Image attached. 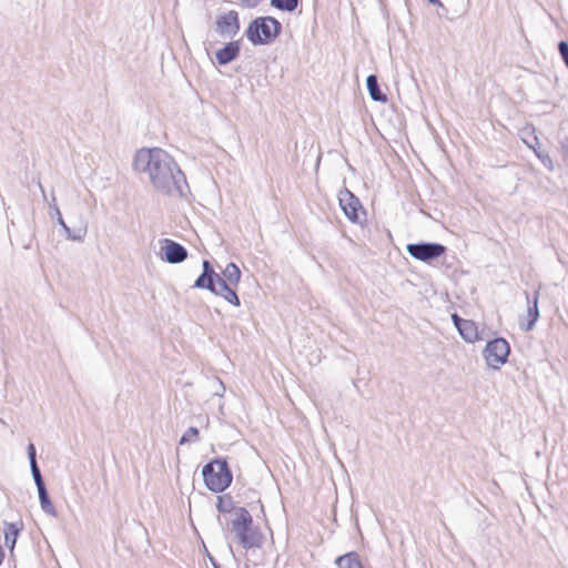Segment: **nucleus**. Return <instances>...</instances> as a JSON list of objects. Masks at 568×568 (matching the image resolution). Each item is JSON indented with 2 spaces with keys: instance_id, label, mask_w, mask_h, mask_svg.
Listing matches in <instances>:
<instances>
[{
  "instance_id": "nucleus-20",
  "label": "nucleus",
  "mask_w": 568,
  "mask_h": 568,
  "mask_svg": "<svg viewBox=\"0 0 568 568\" xmlns=\"http://www.w3.org/2000/svg\"><path fill=\"white\" fill-rule=\"evenodd\" d=\"M300 0H270V4L281 11L293 12L297 9Z\"/></svg>"
},
{
  "instance_id": "nucleus-9",
  "label": "nucleus",
  "mask_w": 568,
  "mask_h": 568,
  "mask_svg": "<svg viewBox=\"0 0 568 568\" xmlns=\"http://www.w3.org/2000/svg\"><path fill=\"white\" fill-rule=\"evenodd\" d=\"M241 29L240 14L230 10L216 17L215 32L222 38H234Z\"/></svg>"
},
{
  "instance_id": "nucleus-29",
  "label": "nucleus",
  "mask_w": 568,
  "mask_h": 568,
  "mask_svg": "<svg viewBox=\"0 0 568 568\" xmlns=\"http://www.w3.org/2000/svg\"><path fill=\"white\" fill-rule=\"evenodd\" d=\"M241 1L247 8H254L261 2V0H241Z\"/></svg>"
},
{
  "instance_id": "nucleus-2",
  "label": "nucleus",
  "mask_w": 568,
  "mask_h": 568,
  "mask_svg": "<svg viewBox=\"0 0 568 568\" xmlns=\"http://www.w3.org/2000/svg\"><path fill=\"white\" fill-rule=\"evenodd\" d=\"M241 280V271L239 266L230 262L223 270L222 275L216 273L213 265L209 260L202 262V273L194 281L192 287L199 290H207L210 292H216V286L221 282L226 285L237 286Z\"/></svg>"
},
{
  "instance_id": "nucleus-26",
  "label": "nucleus",
  "mask_w": 568,
  "mask_h": 568,
  "mask_svg": "<svg viewBox=\"0 0 568 568\" xmlns=\"http://www.w3.org/2000/svg\"><path fill=\"white\" fill-rule=\"evenodd\" d=\"M27 454L29 458V464L37 463V449L32 443H29V445L27 446Z\"/></svg>"
},
{
  "instance_id": "nucleus-11",
  "label": "nucleus",
  "mask_w": 568,
  "mask_h": 568,
  "mask_svg": "<svg viewBox=\"0 0 568 568\" xmlns=\"http://www.w3.org/2000/svg\"><path fill=\"white\" fill-rule=\"evenodd\" d=\"M241 51V42L240 41H230L224 44L223 48L219 49L215 53V59L217 64L226 65L234 61Z\"/></svg>"
},
{
  "instance_id": "nucleus-31",
  "label": "nucleus",
  "mask_w": 568,
  "mask_h": 568,
  "mask_svg": "<svg viewBox=\"0 0 568 568\" xmlns=\"http://www.w3.org/2000/svg\"><path fill=\"white\" fill-rule=\"evenodd\" d=\"M4 549L3 547L0 545V566L3 564V560H4Z\"/></svg>"
},
{
  "instance_id": "nucleus-25",
  "label": "nucleus",
  "mask_w": 568,
  "mask_h": 568,
  "mask_svg": "<svg viewBox=\"0 0 568 568\" xmlns=\"http://www.w3.org/2000/svg\"><path fill=\"white\" fill-rule=\"evenodd\" d=\"M558 52L566 68L568 69V41L562 40L558 43Z\"/></svg>"
},
{
  "instance_id": "nucleus-1",
  "label": "nucleus",
  "mask_w": 568,
  "mask_h": 568,
  "mask_svg": "<svg viewBox=\"0 0 568 568\" xmlns=\"http://www.w3.org/2000/svg\"><path fill=\"white\" fill-rule=\"evenodd\" d=\"M132 166L138 172L148 173L152 186L164 195L182 197L189 189L174 158L160 148L138 150Z\"/></svg>"
},
{
  "instance_id": "nucleus-6",
  "label": "nucleus",
  "mask_w": 568,
  "mask_h": 568,
  "mask_svg": "<svg viewBox=\"0 0 568 568\" xmlns=\"http://www.w3.org/2000/svg\"><path fill=\"white\" fill-rule=\"evenodd\" d=\"M509 353V343L503 337L488 341L483 351L487 365L494 369H498L500 365L507 362Z\"/></svg>"
},
{
  "instance_id": "nucleus-15",
  "label": "nucleus",
  "mask_w": 568,
  "mask_h": 568,
  "mask_svg": "<svg viewBox=\"0 0 568 568\" xmlns=\"http://www.w3.org/2000/svg\"><path fill=\"white\" fill-rule=\"evenodd\" d=\"M366 88L373 101L383 103L387 101V95L381 90L378 79L375 74H369L366 78Z\"/></svg>"
},
{
  "instance_id": "nucleus-24",
  "label": "nucleus",
  "mask_w": 568,
  "mask_h": 568,
  "mask_svg": "<svg viewBox=\"0 0 568 568\" xmlns=\"http://www.w3.org/2000/svg\"><path fill=\"white\" fill-rule=\"evenodd\" d=\"M31 475L34 480L37 488H42L45 486L40 467L38 463L30 464Z\"/></svg>"
},
{
  "instance_id": "nucleus-10",
  "label": "nucleus",
  "mask_w": 568,
  "mask_h": 568,
  "mask_svg": "<svg viewBox=\"0 0 568 568\" xmlns=\"http://www.w3.org/2000/svg\"><path fill=\"white\" fill-rule=\"evenodd\" d=\"M187 250L180 243L165 239L163 241L161 260L170 264H179L187 258Z\"/></svg>"
},
{
  "instance_id": "nucleus-14",
  "label": "nucleus",
  "mask_w": 568,
  "mask_h": 568,
  "mask_svg": "<svg viewBox=\"0 0 568 568\" xmlns=\"http://www.w3.org/2000/svg\"><path fill=\"white\" fill-rule=\"evenodd\" d=\"M234 287V285H226L224 282H221L216 286V292L212 293L223 297L231 305L239 307L241 305V301Z\"/></svg>"
},
{
  "instance_id": "nucleus-4",
  "label": "nucleus",
  "mask_w": 568,
  "mask_h": 568,
  "mask_svg": "<svg viewBox=\"0 0 568 568\" xmlns=\"http://www.w3.org/2000/svg\"><path fill=\"white\" fill-rule=\"evenodd\" d=\"M204 484L212 493H223L233 480V473L225 458H215L202 468Z\"/></svg>"
},
{
  "instance_id": "nucleus-8",
  "label": "nucleus",
  "mask_w": 568,
  "mask_h": 568,
  "mask_svg": "<svg viewBox=\"0 0 568 568\" xmlns=\"http://www.w3.org/2000/svg\"><path fill=\"white\" fill-rule=\"evenodd\" d=\"M338 202L346 217L353 223L361 222L359 213L366 214L358 197L346 187L339 191Z\"/></svg>"
},
{
  "instance_id": "nucleus-27",
  "label": "nucleus",
  "mask_w": 568,
  "mask_h": 568,
  "mask_svg": "<svg viewBox=\"0 0 568 568\" xmlns=\"http://www.w3.org/2000/svg\"><path fill=\"white\" fill-rule=\"evenodd\" d=\"M430 4L437 7L438 9H440L442 11H438V16L439 17H443V16H446L448 10L446 9V7L443 4V2L440 0H427Z\"/></svg>"
},
{
  "instance_id": "nucleus-13",
  "label": "nucleus",
  "mask_w": 568,
  "mask_h": 568,
  "mask_svg": "<svg viewBox=\"0 0 568 568\" xmlns=\"http://www.w3.org/2000/svg\"><path fill=\"white\" fill-rule=\"evenodd\" d=\"M4 525V545L12 552L14 546L17 544L20 531L23 529V523L20 520L18 523H8L3 521Z\"/></svg>"
},
{
  "instance_id": "nucleus-3",
  "label": "nucleus",
  "mask_w": 568,
  "mask_h": 568,
  "mask_svg": "<svg viewBox=\"0 0 568 568\" xmlns=\"http://www.w3.org/2000/svg\"><path fill=\"white\" fill-rule=\"evenodd\" d=\"M282 30V23L276 18L257 17L248 23L245 37L255 47L268 45L281 36Z\"/></svg>"
},
{
  "instance_id": "nucleus-5",
  "label": "nucleus",
  "mask_w": 568,
  "mask_h": 568,
  "mask_svg": "<svg viewBox=\"0 0 568 568\" xmlns=\"http://www.w3.org/2000/svg\"><path fill=\"white\" fill-rule=\"evenodd\" d=\"M232 531L236 535L239 542L244 549L260 547L262 535L257 528H253V518L244 507L235 509V518L231 521Z\"/></svg>"
},
{
  "instance_id": "nucleus-23",
  "label": "nucleus",
  "mask_w": 568,
  "mask_h": 568,
  "mask_svg": "<svg viewBox=\"0 0 568 568\" xmlns=\"http://www.w3.org/2000/svg\"><path fill=\"white\" fill-rule=\"evenodd\" d=\"M199 429L194 426H191L187 428V430L182 435V437L180 438V444L181 445H184V444H190V443H195L199 440Z\"/></svg>"
},
{
  "instance_id": "nucleus-32",
  "label": "nucleus",
  "mask_w": 568,
  "mask_h": 568,
  "mask_svg": "<svg viewBox=\"0 0 568 568\" xmlns=\"http://www.w3.org/2000/svg\"><path fill=\"white\" fill-rule=\"evenodd\" d=\"M532 140H534L535 144H538V138L537 136H534Z\"/></svg>"
},
{
  "instance_id": "nucleus-21",
  "label": "nucleus",
  "mask_w": 568,
  "mask_h": 568,
  "mask_svg": "<svg viewBox=\"0 0 568 568\" xmlns=\"http://www.w3.org/2000/svg\"><path fill=\"white\" fill-rule=\"evenodd\" d=\"M53 213L57 216L58 223L62 226L63 231L65 232L68 239L74 240V241L82 240L83 236L81 234V231H79L78 234H73L72 233L71 229L65 224V222H64V220L62 217V214L60 212V209L58 206L53 207Z\"/></svg>"
},
{
  "instance_id": "nucleus-18",
  "label": "nucleus",
  "mask_w": 568,
  "mask_h": 568,
  "mask_svg": "<svg viewBox=\"0 0 568 568\" xmlns=\"http://www.w3.org/2000/svg\"><path fill=\"white\" fill-rule=\"evenodd\" d=\"M38 489V495H39V501H40V506H41V509L49 516H52V517H57L58 516V513H57V509L55 507L53 506L51 499H50V496H49V493H48V489L47 487H42V488H37Z\"/></svg>"
},
{
  "instance_id": "nucleus-30",
  "label": "nucleus",
  "mask_w": 568,
  "mask_h": 568,
  "mask_svg": "<svg viewBox=\"0 0 568 568\" xmlns=\"http://www.w3.org/2000/svg\"><path fill=\"white\" fill-rule=\"evenodd\" d=\"M564 153L568 156V138L561 143Z\"/></svg>"
},
{
  "instance_id": "nucleus-22",
  "label": "nucleus",
  "mask_w": 568,
  "mask_h": 568,
  "mask_svg": "<svg viewBox=\"0 0 568 568\" xmlns=\"http://www.w3.org/2000/svg\"><path fill=\"white\" fill-rule=\"evenodd\" d=\"M525 143L535 151V154L538 156V159L541 161V163L548 169V170H552L554 169V163H552V160L550 158V155L545 152V151H541V150H537L535 144L534 143H529L528 141L525 140Z\"/></svg>"
},
{
  "instance_id": "nucleus-28",
  "label": "nucleus",
  "mask_w": 568,
  "mask_h": 568,
  "mask_svg": "<svg viewBox=\"0 0 568 568\" xmlns=\"http://www.w3.org/2000/svg\"><path fill=\"white\" fill-rule=\"evenodd\" d=\"M452 321L457 329L462 324H464L466 320L460 317L458 314L454 313L452 314Z\"/></svg>"
},
{
  "instance_id": "nucleus-16",
  "label": "nucleus",
  "mask_w": 568,
  "mask_h": 568,
  "mask_svg": "<svg viewBox=\"0 0 568 568\" xmlns=\"http://www.w3.org/2000/svg\"><path fill=\"white\" fill-rule=\"evenodd\" d=\"M338 568H364L359 555L356 551H349L335 559Z\"/></svg>"
},
{
  "instance_id": "nucleus-7",
  "label": "nucleus",
  "mask_w": 568,
  "mask_h": 568,
  "mask_svg": "<svg viewBox=\"0 0 568 568\" xmlns=\"http://www.w3.org/2000/svg\"><path fill=\"white\" fill-rule=\"evenodd\" d=\"M446 246L435 242H419L406 245V252L415 260L430 263L446 252Z\"/></svg>"
},
{
  "instance_id": "nucleus-19",
  "label": "nucleus",
  "mask_w": 568,
  "mask_h": 568,
  "mask_svg": "<svg viewBox=\"0 0 568 568\" xmlns=\"http://www.w3.org/2000/svg\"><path fill=\"white\" fill-rule=\"evenodd\" d=\"M216 509L220 513H231V511L235 513L236 508L234 507V501H233V498L231 497V495L225 494V495L217 496Z\"/></svg>"
},
{
  "instance_id": "nucleus-12",
  "label": "nucleus",
  "mask_w": 568,
  "mask_h": 568,
  "mask_svg": "<svg viewBox=\"0 0 568 568\" xmlns=\"http://www.w3.org/2000/svg\"><path fill=\"white\" fill-rule=\"evenodd\" d=\"M538 298H539V291H535L532 297H530V295L528 293H526L527 323L523 326V329L525 332L531 331L535 327V324L539 318Z\"/></svg>"
},
{
  "instance_id": "nucleus-17",
  "label": "nucleus",
  "mask_w": 568,
  "mask_h": 568,
  "mask_svg": "<svg viewBox=\"0 0 568 568\" xmlns=\"http://www.w3.org/2000/svg\"><path fill=\"white\" fill-rule=\"evenodd\" d=\"M457 331L459 335L468 343H474L480 338L478 328L474 321L466 320L464 324L457 328Z\"/></svg>"
}]
</instances>
